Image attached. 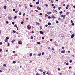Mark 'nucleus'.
Here are the masks:
<instances>
[{
  "instance_id": "nucleus-39",
  "label": "nucleus",
  "mask_w": 75,
  "mask_h": 75,
  "mask_svg": "<svg viewBox=\"0 0 75 75\" xmlns=\"http://www.w3.org/2000/svg\"><path fill=\"white\" fill-rule=\"evenodd\" d=\"M71 23H73V21H72V20H71Z\"/></svg>"
},
{
  "instance_id": "nucleus-1",
  "label": "nucleus",
  "mask_w": 75,
  "mask_h": 75,
  "mask_svg": "<svg viewBox=\"0 0 75 75\" xmlns=\"http://www.w3.org/2000/svg\"><path fill=\"white\" fill-rule=\"evenodd\" d=\"M8 19L9 20H12V17L11 16H8Z\"/></svg>"
},
{
  "instance_id": "nucleus-7",
  "label": "nucleus",
  "mask_w": 75,
  "mask_h": 75,
  "mask_svg": "<svg viewBox=\"0 0 75 75\" xmlns=\"http://www.w3.org/2000/svg\"><path fill=\"white\" fill-rule=\"evenodd\" d=\"M38 71H40V72H42L43 71V70H42L40 69H39Z\"/></svg>"
},
{
  "instance_id": "nucleus-25",
  "label": "nucleus",
  "mask_w": 75,
  "mask_h": 75,
  "mask_svg": "<svg viewBox=\"0 0 75 75\" xmlns=\"http://www.w3.org/2000/svg\"><path fill=\"white\" fill-rule=\"evenodd\" d=\"M56 23H57V24H58V23H59V22L58 21L56 20Z\"/></svg>"
},
{
  "instance_id": "nucleus-60",
  "label": "nucleus",
  "mask_w": 75,
  "mask_h": 75,
  "mask_svg": "<svg viewBox=\"0 0 75 75\" xmlns=\"http://www.w3.org/2000/svg\"><path fill=\"white\" fill-rule=\"evenodd\" d=\"M50 41H52V39H50Z\"/></svg>"
},
{
  "instance_id": "nucleus-15",
  "label": "nucleus",
  "mask_w": 75,
  "mask_h": 75,
  "mask_svg": "<svg viewBox=\"0 0 75 75\" xmlns=\"http://www.w3.org/2000/svg\"><path fill=\"white\" fill-rule=\"evenodd\" d=\"M36 25H40V23H38L37 22L36 23Z\"/></svg>"
},
{
  "instance_id": "nucleus-53",
  "label": "nucleus",
  "mask_w": 75,
  "mask_h": 75,
  "mask_svg": "<svg viewBox=\"0 0 75 75\" xmlns=\"http://www.w3.org/2000/svg\"><path fill=\"white\" fill-rule=\"evenodd\" d=\"M52 7H53L54 6V4H52Z\"/></svg>"
},
{
  "instance_id": "nucleus-27",
  "label": "nucleus",
  "mask_w": 75,
  "mask_h": 75,
  "mask_svg": "<svg viewBox=\"0 0 75 75\" xmlns=\"http://www.w3.org/2000/svg\"><path fill=\"white\" fill-rule=\"evenodd\" d=\"M36 4H40V3H39V2H36Z\"/></svg>"
},
{
  "instance_id": "nucleus-3",
  "label": "nucleus",
  "mask_w": 75,
  "mask_h": 75,
  "mask_svg": "<svg viewBox=\"0 0 75 75\" xmlns=\"http://www.w3.org/2000/svg\"><path fill=\"white\" fill-rule=\"evenodd\" d=\"M40 34H44V32L42 31H40Z\"/></svg>"
},
{
  "instance_id": "nucleus-32",
  "label": "nucleus",
  "mask_w": 75,
  "mask_h": 75,
  "mask_svg": "<svg viewBox=\"0 0 75 75\" xmlns=\"http://www.w3.org/2000/svg\"><path fill=\"white\" fill-rule=\"evenodd\" d=\"M74 24H75V23H72L71 24L72 25H73V26L74 25Z\"/></svg>"
},
{
  "instance_id": "nucleus-28",
  "label": "nucleus",
  "mask_w": 75,
  "mask_h": 75,
  "mask_svg": "<svg viewBox=\"0 0 75 75\" xmlns=\"http://www.w3.org/2000/svg\"><path fill=\"white\" fill-rule=\"evenodd\" d=\"M13 33H16V31L14 30H13Z\"/></svg>"
},
{
  "instance_id": "nucleus-19",
  "label": "nucleus",
  "mask_w": 75,
  "mask_h": 75,
  "mask_svg": "<svg viewBox=\"0 0 75 75\" xmlns=\"http://www.w3.org/2000/svg\"><path fill=\"white\" fill-rule=\"evenodd\" d=\"M43 75H45V71L43 72Z\"/></svg>"
},
{
  "instance_id": "nucleus-21",
  "label": "nucleus",
  "mask_w": 75,
  "mask_h": 75,
  "mask_svg": "<svg viewBox=\"0 0 75 75\" xmlns=\"http://www.w3.org/2000/svg\"><path fill=\"white\" fill-rule=\"evenodd\" d=\"M13 18H14V19H16V18H17V16H15V17H13Z\"/></svg>"
},
{
  "instance_id": "nucleus-20",
  "label": "nucleus",
  "mask_w": 75,
  "mask_h": 75,
  "mask_svg": "<svg viewBox=\"0 0 75 75\" xmlns=\"http://www.w3.org/2000/svg\"><path fill=\"white\" fill-rule=\"evenodd\" d=\"M45 6H46V7H48V5L47 4H45Z\"/></svg>"
},
{
  "instance_id": "nucleus-62",
  "label": "nucleus",
  "mask_w": 75,
  "mask_h": 75,
  "mask_svg": "<svg viewBox=\"0 0 75 75\" xmlns=\"http://www.w3.org/2000/svg\"><path fill=\"white\" fill-rule=\"evenodd\" d=\"M69 5H67V7H69Z\"/></svg>"
},
{
  "instance_id": "nucleus-6",
  "label": "nucleus",
  "mask_w": 75,
  "mask_h": 75,
  "mask_svg": "<svg viewBox=\"0 0 75 75\" xmlns=\"http://www.w3.org/2000/svg\"><path fill=\"white\" fill-rule=\"evenodd\" d=\"M65 50L61 51V53H65Z\"/></svg>"
},
{
  "instance_id": "nucleus-14",
  "label": "nucleus",
  "mask_w": 75,
  "mask_h": 75,
  "mask_svg": "<svg viewBox=\"0 0 75 75\" xmlns=\"http://www.w3.org/2000/svg\"><path fill=\"white\" fill-rule=\"evenodd\" d=\"M65 15H63V19H65Z\"/></svg>"
},
{
  "instance_id": "nucleus-4",
  "label": "nucleus",
  "mask_w": 75,
  "mask_h": 75,
  "mask_svg": "<svg viewBox=\"0 0 75 75\" xmlns=\"http://www.w3.org/2000/svg\"><path fill=\"white\" fill-rule=\"evenodd\" d=\"M75 36V35L74 34H73L71 35V38H74Z\"/></svg>"
},
{
  "instance_id": "nucleus-52",
  "label": "nucleus",
  "mask_w": 75,
  "mask_h": 75,
  "mask_svg": "<svg viewBox=\"0 0 75 75\" xmlns=\"http://www.w3.org/2000/svg\"><path fill=\"white\" fill-rule=\"evenodd\" d=\"M57 69H58V70H59H59H60V69L59 67H58L57 68Z\"/></svg>"
},
{
  "instance_id": "nucleus-5",
  "label": "nucleus",
  "mask_w": 75,
  "mask_h": 75,
  "mask_svg": "<svg viewBox=\"0 0 75 75\" xmlns=\"http://www.w3.org/2000/svg\"><path fill=\"white\" fill-rule=\"evenodd\" d=\"M18 44H22V42H21L20 41H19L18 42Z\"/></svg>"
},
{
  "instance_id": "nucleus-35",
  "label": "nucleus",
  "mask_w": 75,
  "mask_h": 75,
  "mask_svg": "<svg viewBox=\"0 0 75 75\" xmlns=\"http://www.w3.org/2000/svg\"><path fill=\"white\" fill-rule=\"evenodd\" d=\"M16 28H17V30H18V27H17V26H16Z\"/></svg>"
},
{
  "instance_id": "nucleus-51",
  "label": "nucleus",
  "mask_w": 75,
  "mask_h": 75,
  "mask_svg": "<svg viewBox=\"0 0 75 75\" xmlns=\"http://www.w3.org/2000/svg\"><path fill=\"white\" fill-rule=\"evenodd\" d=\"M42 55H44V52H43L42 53Z\"/></svg>"
},
{
  "instance_id": "nucleus-11",
  "label": "nucleus",
  "mask_w": 75,
  "mask_h": 75,
  "mask_svg": "<svg viewBox=\"0 0 75 75\" xmlns=\"http://www.w3.org/2000/svg\"><path fill=\"white\" fill-rule=\"evenodd\" d=\"M47 24L48 25H51V23L50 22H48L47 23Z\"/></svg>"
},
{
  "instance_id": "nucleus-61",
  "label": "nucleus",
  "mask_w": 75,
  "mask_h": 75,
  "mask_svg": "<svg viewBox=\"0 0 75 75\" xmlns=\"http://www.w3.org/2000/svg\"><path fill=\"white\" fill-rule=\"evenodd\" d=\"M73 7L74 8H75V5L73 6Z\"/></svg>"
},
{
  "instance_id": "nucleus-2",
  "label": "nucleus",
  "mask_w": 75,
  "mask_h": 75,
  "mask_svg": "<svg viewBox=\"0 0 75 75\" xmlns=\"http://www.w3.org/2000/svg\"><path fill=\"white\" fill-rule=\"evenodd\" d=\"M37 8L38 10H41V8H40L39 6H37Z\"/></svg>"
},
{
  "instance_id": "nucleus-49",
  "label": "nucleus",
  "mask_w": 75,
  "mask_h": 75,
  "mask_svg": "<svg viewBox=\"0 0 75 75\" xmlns=\"http://www.w3.org/2000/svg\"><path fill=\"white\" fill-rule=\"evenodd\" d=\"M12 24L13 25H14V22H13L12 23Z\"/></svg>"
},
{
  "instance_id": "nucleus-18",
  "label": "nucleus",
  "mask_w": 75,
  "mask_h": 75,
  "mask_svg": "<svg viewBox=\"0 0 75 75\" xmlns=\"http://www.w3.org/2000/svg\"><path fill=\"white\" fill-rule=\"evenodd\" d=\"M69 12H67L66 13V15H68V14H69Z\"/></svg>"
},
{
  "instance_id": "nucleus-13",
  "label": "nucleus",
  "mask_w": 75,
  "mask_h": 75,
  "mask_svg": "<svg viewBox=\"0 0 75 75\" xmlns=\"http://www.w3.org/2000/svg\"><path fill=\"white\" fill-rule=\"evenodd\" d=\"M6 6H4V8L5 9V10H6Z\"/></svg>"
},
{
  "instance_id": "nucleus-45",
  "label": "nucleus",
  "mask_w": 75,
  "mask_h": 75,
  "mask_svg": "<svg viewBox=\"0 0 75 75\" xmlns=\"http://www.w3.org/2000/svg\"><path fill=\"white\" fill-rule=\"evenodd\" d=\"M59 13H60V14H62V11H61L60 12H59Z\"/></svg>"
},
{
  "instance_id": "nucleus-58",
  "label": "nucleus",
  "mask_w": 75,
  "mask_h": 75,
  "mask_svg": "<svg viewBox=\"0 0 75 75\" xmlns=\"http://www.w3.org/2000/svg\"><path fill=\"white\" fill-rule=\"evenodd\" d=\"M66 65H68V63H66Z\"/></svg>"
},
{
  "instance_id": "nucleus-8",
  "label": "nucleus",
  "mask_w": 75,
  "mask_h": 75,
  "mask_svg": "<svg viewBox=\"0 0 75 75\" xmlns=\"http://www.w3.org/2000/svg\"><path fill=\"white\" fill-rule=\"evenodd\" d=\"M47 14L48 15L50 14H52V12H47Z\"/></svg>"
},
{
  "instance_id": "nucleus-41",
  "label": "nucleus",
  "mask_w": 75,
  "mask_h": 75,
  "mask_svg": "<svg viewBox=\"0 0 75 75\" xmlns=\"http://www.w3.org/2000/svg\"><path fill=\"white\" fill-rule=\"evenodd\" d=\"M41 55V53H39V54H38V56H40V55Z\"/></svg>"
},
{
  "instance_id": "nucleus-31",
  "label": "nucleus",
  "mask_w": 75,
  "mask_h": 75,
  "mask_svg": "<svg viewBox=\"0 0 75 75\" xmlns=\"http://www.w3.org/2000/svg\"><path fill=\"white\" fill-rule=\"evenodd\" d=\"M62 49L64 50V49H65V47L64 46L62 47Z\"/></svg>"
},
{
  "instance_id": "nucleus-63",
  "label": "nucleus",
  "mask_w": 75,
  "mask_h": 75,
  "mask_svg": "<svg viewBox=\"0 0 75 75\" xmlns=\"http://www.w3.org/2000/svg\"><path fill=\"white\" fill-rule=\"evenodd\" d=\"M48 75H52V74H51L49 73Z\"/></svg>"
},
{
  "instance_id": "nucleus-44",
  "label": "nucleus",
  "mask_w": 75,
  "mask_h": 75,
  "mask_svg": "<svg viewBox=\"0 0 75 75\" xmlns=\"http://www.w3.org/2000/svg\"><path fill=\"white\" fill-rule=\"evenodd\" d=\"M17 26V25L15 24L14 25V27H16V26Z\"/></svg>"
},
{
  "instance_id": "nucleus-36",
  "label": "nucleus",
  "mask_w": 75,
  "mask_h": 75,
  "mask_svg": "<svg viewBox=\"0 0 75 75\" xmlns=\"http://www.w3.org/2000/svg\"><path fill=\"white\" fill-rule=\"evenodd\" d=\"M21 24H24V22L23 21H22V22H21Z\"/></svg>"
},
{
  "instance_id": "nucleus-64",
  "label": "nucleus",
  "mask_w": 75,
  "mask_h": 75,
  "mask_svg": "<svg viewBox=\"0 0 75 75\" xmlns=\"http://www.w3.org/2000/svg\"><path fill=\"white\" fill-rule=\"evenodd\" d=\"M36 75H40V74H36Z\"/></svg>"
},
{
  "instance_id": "nucleus-34",
  "label": "nucleus",
  "mask_w": 75,
  "mask_h": 75,
  "mask_svg": "<svg viewBox=\"0 0 75 75\" xmlns=\"http://www.w3.org/2000/svg\"><path fill=\"white\" fill-rule=\"evenodd\" d=\"M6 24H8V21H6Z\"/></svg>"
},
{
  "instance_id": "nucleus-26",
  "label": "nucleus",
  "mask_w": 75,
  "mask_h": 75,
  "mask_svg": "<svg viewBox=\"0 0 75 75\" xmlns=\"http://www.w3.org/2000/svg\"><path fill=\"white\" fill-rule=\"evenodd\" d=\"M47 16H48V15L47 14H45V17H47Z\"/></svg>"
},
{
  "instance_id": "nucleus-22",
  "label": "nucleus",
  "mask_w": 75,
  "mask_h": 75,
  "mask_svg": "<svg viewBox=\"0 0 75 75\" xmlns=\"http://www.w3.org/2000/svg\"><path fill=\"white\" fill-rule=\"evenodd\" d=\"M51 2L52 3H54V0H51Z\"/></svg>"
},
{
  "instance_id": "nucleus-42",
  "label": "nucleus",
  "mask_w": 75,
  "mask_h": 75,
  "mask_svg": "<svg viewBox=\"0 0 75 75\" xmlns=\"http://www.w3.org/2000/svg\"><path fill=\"white\" fill-rule=\"evenodd\" d=\"M30 38H31V39H33V36H31L30 37Z\"/></svg>"
},
{
  "instance_id": "nucleus-55",
  "label": "nucleus",
  "mask_w": 75,
  "mask_h": 75,
  "mask_svg": "<svg viewBox=\"0 0 75 75\" xmlns=\"http://www.w3.org/2000/svg\"><path fill=\"white\" fill-rule=\"evenodd\" d=\"M16 48H18V46H16Z\"/></svg>"
},
{
  "instance_id": "nucleus-30",
  "label": "nucleus",
  "mask_w": 75,
  "mask_h": 75,
  "mask_svg": "<svg viewBox=\"0 0 75 75\" xmlns=\"http://www.w3.org/2000/svg\"><path fill=\"white\" fill-rule=\"evenodd\" d=\"M49 57L50 58H50H51V55H50L49 56Z\"/></svg>"
},
{
  "instance_id": "nucleus-17",
  "label": "nucleus",
  "mask_w": 75,
  "mask_h": 75,
  "mask_svg": "<svg viewBox=\"0 0 75 75\" xmlns=\"http://www.w3.org/2000/svg\"><path fill=\"white\" fill-rule=\"evenodd\" d=\"M9 39V37H7L6 38V40H8Z\"/></svg>"
},
{
  "instance_id": "nucleus-12",
  "label": "nucleus",
  "mask_w": 75,
  "mask_h": 75,
  "mask_svg": "<svg viewBox=\"0 0 75 75\" xmlns=\"http://www.w3.org/2000/svg\"><path fill=\"white\" fill-rule=\"evenodd\" d=\"M47 18H48L49 19H50V18H52V17L50 16H49L47 17Z\"/></svg>"
},
{
  "instance_id": "nucleus-57",
  "label": "nucleus",
  "mask_w": 75,
  "mask_h": 75,
  "mask_svg": "<svg viewBox=\"0 0 75 75\" xmlns=\"http://www.w3.org/2000/svg\"><path fill=\"white\" fill-rule=\"evenodd\" d=\"M11 42L12 43H13V42H14V41H13V40H12V41H11Z\"/></svg>"
},
{
  "instance_id": "nucleus-47",
  "label": "nucleus",
  "mask_w": 75,
  "mask_h": 75,
  "mask_svg": "<svg viewBox=\"0 0 75 75\" xmlns=\"http://www.w3.org/2000/svg\"><path fill=\"white\" fill-rule=\"evenodd\" d=\"M19 15H21V12H19Z\"/></svg>"
},
{
  "instance_id": "nucleus-24",
  "label": "nucleus",
  "mask_w": 75,
  "mask_h": 75,
  "mask_svg": "<svg viewBox=\"0 0 75 75\" xmlns=\"http://www.w3.org/2000/svg\"><path fill=\"white\" fill-rule=\"evenodd\" d=\"M37 44H41V43H40V42H37Z\"/></svg>"
},
{
  "instance_id": "nucleus-33",
  "label": "nucleus",
  "mask_w": 75,
  "mask_h": 75,
  "mask_svg": "<svg viewBox=\"0 0 75 75\" xmlns=\"http://www.w3.org/2000/svg\"><path fill=\"white\" fill-rule=\"evenodd\" d=\"M3 66H4V67H6V64H3Z\"/></svg>"
},
{
  "instance_id": "nucleus-37",
  "label": "nucleus",
  "mask_w": 75,
  "mask_h": 75,
  "mask_svg": "<svg viewBox=\"0 0 75 75\" xmlns=\"http://www.w3.org/2000/svg\"><path fill=\"white\" fill-rule=\"evenodd\" d=\"M70 63H71L72 62V60H71L70 61H69Z\"/></svg>"
},
{
  "instance_id": "nucleus-56",
  "label": "nucleus",
  "mask_w": 75,
  "mask_h": 75,
  "mask_svg": "<svg viewBox=\"0 0 75 75\" xmlns=\"http://www.w3.org/2000/svg\"><path fill=\"white\" fill-rule=\"evenodd\" d=\"M66 9H68V7H66Z\"/></svg>"
},
{
  "instance_id": "nucleus-46",
  "label": "nucleus",
  "mask_w": 75,
  "mask_h": 75,
  "mask_svg": "<svg viewBox=\"0 0 75 75\" xmlns=\"http://www.w3.org/2000/svg\"><path fill=\"white\" fill-rule=\"evenodd\" d=\"M40 16H42V13H40L39 14Z\"/></svg>"
},
{
  "instance_id": "nucleus-43",
  "label": "nucleus",
  "mask_w": 75,
  "mask_h": 75,
  "mask_svg": "<svg viewBox=\"0 0 75 75\" xmlns=\"http://www.w3.org/2000/svg\"><path fill=\"white\" fill-rule=\"evenodd\" d=\"M31 33H32V34H33V33H34V32L33 31H32L31 32Z\"/></svg>"
},
{
  "instance_id": "nucleus-38",
  "label": "nucleus",
  "mask_w": 75,
  "mask_h": 75,
  "mask_svg": "<svg viewBox=\"0 0 75 75\" xmlns=\"http://www.w3.org/2000/svg\"><path fill=\"white\" fill-rule=\"evenodd\" d=\"M15 13H18V11H15Z\"/></svg>"
},
{
  "instance_id": "nucleus-16",
  "label": "nucleus",
  "mask_w": 75,
  "mask_h": 75,
  "mask_svg": "<svg viewBox=\"0 0 75 75\" xmlns=\"http://www.w3.org/2000/svg\"><path fill=\"white\" fill-rule=\"evenodd\" d=\"M29 55H30V57H32V53H30L29 54Z\"/></svg>"
},
{
  "instance_id": "nucleus-23",
  "label": "nucleus",
  "mask_w": 75,
  "mask_h": 75,
  "mask_svg": "<svg viewBox=\"0 0 75 75\" xmlns=\"http://www.w3.org/2000/svg\"><path fill=\"white\" fill-rule=\"evenodd\" d=\"M31 4H30V7H33V5H31Z\"/></svg>"
},
{
  "instance_id": "nucleus-50",
  "label": "nucleus",
  "mask_w": 75,
  "mask_h": 75,
  "mask_svg": "<svg viewBox=\"0 0 75 75\" xmlns=\"http://www.w3.org/2000/svg\"><path fill=\"white\" fill-rule=\"evenodd\" d=\"M48 26V25L47 24V25H45V27H47V26Z\"/></svg>"
},
{
  "instance_id": "nucleus-40",
  "label": "nucleus",
  "mask_w": 75,
  "mask_h": 75,
  "mask_svg": "<svg viewBox=\"0 0 75 75\" xmlns=\"http://www.w3.org/2000/svg\"><path fill=\"white\" fill-rule=\"evenodd\" d=\"M13 63L16 64V61H13Z\"/></svg>"
},
{
  "instance_id": "nucleus-54",
  "label": "nucleus",
  "mask_w": 75,
  "mask_h": 75,
  "mask_svg": "<svg viewBox=\"0 0 75 75\" xmlns=\"http://www.w3.org/2000/svg\"><path fill=\"white\" fill-rule=\"evenodd\" d=\"M52 50H53V51H54V48H52Z\"/></svg>"
},
{
  "instance_id": "nucleus-9",
  "label": "nucleus",
  "mask_w": 75,
  "mask_h": 75,
  "mask_svg": "<svg viewBox=\"0 0 75 75\" xmlns=\"http://www.w3.org/2000/svg\"><path fill=\"white\" fill-rule=\"evenodd\" d=\"M27 27L29 29H30V28H31V26L29 25H28V26H27Z\"/></svg>"
},
{
  "instance_id": "nucleus-29",
  "label": "nucleus",
  "mask_w": 75,
  "mask_h": 75,
  "mask_svg": "<svg viewBox=\"0 0 75 75\" xmlns=\"http://www.w3.org/2000/svg\"><path fill=\"white\" fill-rule=\"evenodd\" d=\"M7 41H8V40H7V39H5V42H7Z\"/></svg>"
},
{
  "instance_id": "nucleus-59",
  "label": "nucleus",
  "mask_w": 75,
  "mask_h": 75,
  "mask_svg": "<svg viewBox=\"0 0 75 75\" xmlns=\"http://www.w3.org/2000/svg\"><path fill=\"white\" fill-rule=\"evenodd\" d=\"M2 43H2V42H0V45H1V44H2Z\"/></svg>"
},
{
  "instance_id": "nucleus-10",
  "label": "nucleus",
  "mask_w": 75,
  "mask_h": 75,
  "mask_svg": "<svg viewBox=\"0 0 75 75\" xmlns=\"http://www.w3.org/2000/svg\"><path fill=\"white\" fill-rule=\"evenodd\" d=\"M55 18H57L55 17V16H52V18L54 19Z\"/></svg>"
},
{
  "instance_id": "nucleus-48",
  "label": "nucleus",
  "mask_w": 75,
  "mask_h": 75,
  "mask_svg": "<svg viewBox=\"0 0 75 75\" xmlns=\"http://www.w3.org/2000/svg\"><path fill=\"white\" fill-rule=\"evenodd\" d=\"M58 20H61V18H60L59 17Z\"/></svg>"
}]
</instances>
